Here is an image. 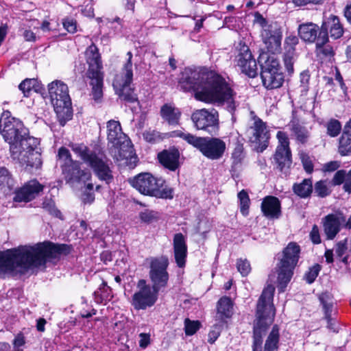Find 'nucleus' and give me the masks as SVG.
I'll return each instance as SVG.
<instances>
[{"label": "nucleus", "mask_w": 351, "mask_h": 351, "mask_svg": "<svg viewBox=\"0 0 351 351\" xmlns=\"http://www.w3.org/2000/svg\"><path fill=\"white\" fill-rule=\"evenodd\" d=\"M86 62L88 64L87 77L90 80L92 87L91 95L93 99L99 102L103 97V80L101 72L102 63L97 47L95 45L89 46L85 52Z\"/></svg>", "instance_id": "obj_8"}, {"label": "nucleus", "mask_w": 351, "mask_h": 351, "mask_svg": "<svg viewBox=\"0 0 351 351\" xmlns=\"http://www.w3.org/2000/svg\"><path fill=\"white\" fill-rule=\"evenodd\" d=\"M71 147L72 151L93 170L100 180L106 183H110L112 180V172L102 154L90 150L82 143H73Z\"/></svg>", "instance_id": "obj_7"}, {"label": "nucleus", "mask_w": 351, "mask_h": 351, "mask_svg": "<svg viewBox=\"0 0 351 351\" xmlns=\"http://www.w3.org/2000/svg\"><path fill=\"white\" fill-rule=\"evenodd\" d=\"M347 173L344 170L337 171L332 179V184L334 185H339L342 184L345 180Z\"/></svg>", "instance_id": "obj_57"}, {"label": "nucleus", "mask_w": 351, "mask_h": 351, "mask_svg": "<svg viewBox=\"0 0 351 351\" xmlns=\"http://www.w3.org/2000/svg\"><path fill=\"white\" fill-rule=\"evenodd\" d=\"M324 233L328 239H333L340 231L342 223L346 222L343 213L329 214L322 219Z\"/></svg>", "instance_id": "obj_23"}, {"label": "nucleus", "mask_w": 351, "mask_h": 351, "mask_svg": "<svg viewBox=\"0 0 351 351\" xmlns=\"http://www.w3.org/2000/svg\"><path fill=\"white\" fill-rule=\"evenodd\" d=\"M58 156L62 174L67 182H78L90 178L88 172L81 170L80 162L71 158V154L66 148L60 147Z\"/></svg>", "instance_id": "obj_12"}, {"label": "nucleus", "mask_w": 351, "mask_h": 351, "mask_svg": "<svg viewBox=\"0 0 351 351\" xmlns=\"http://www.w3.org/2000/svg\"><path fill=\"white\" fill-rule=\"evenodd\" d=\"M108 141L110 155L114 159L121 160L132 154L131 142L122 132L119 121L110 120L107 123Z\"/></svg>", "instance_id": "obj_9"}, {"label": "nucleus", "mask_w": 351, "mask_h": 351, "mask_svg": "<svg viewBox=\"0 0 351 351\" xmlns=\"http://www.w3.org/2000/svg\"><path fill=\"white\" fill-rule=\"evenodd\" d=\"M339 167L338 162L331 161L324 165L323 169L324 171H334L337 170Z\"/></svg>", "instance_id": "obj_63"}, {"label": "nucleus", "mask_w": 351, "mask_h": 351, "mask_svg": "<svg viewBox=\"0 0 351 351\" xmlns=\"http://www.w3.org/2000/svg\"><path fill=\"white\" fill-rule=\"evenodd\" d=\"M237 66L243 73L250 77H254L258 74L256 60L253 58L249 47L245 45L239 44L238 54L235 57Z\"/></svg>", "instance_id": "obj_19"}, {"label": "nucleus", "mask_w": 351, "mask_h": 351, "mask_svg": "<svg viewBox=\"0 0 351 351\" xmlns=\"http://www.w3.org/2000/svg\"><path fill=\"white\" fill-rule=\"evenodd\" d=\"M169 265L167 257L162 256L150 258L149 278L152 282V288L158 292L165 288L169 280V274L167 269Z\"/></svg>", "instance_id": "obj_14"}, {"label": "nucleus", "mask_w": 351, "mask_h": 351, "mask_svg": "<svg viewBox=\"0 0 351 351\" xmlns=\"http://www.w3.org/2000/svg\"><path fill=\"white\" fill-rule=\"evenodd\" d=\"M321 270V266L319 264H315L309 268L308 271L305 274L304 279L308 284L313 283L317 277Z\"/></svg>", "instance_id": "obj_45"}, {"label": "nucleus", "mask_w": 351, "mask_h": 351, "mask_svg": "<svg viewBox=\"0 0 351 351\" xmlns=\"http://www.w3.org/2000/svg\"><path fill=\"white\" fill-rule=\"evenodd\" d=\"M11 155L14 160H17L21 166L25 168L38 169L42 165L38 145L34 147H29L28 144L24 145L23 147H13Z\"/></svg>", "instance_id": "obj_17"}, {"label": "nucleus", "mask_w": 351, "mask_h": 351, "mask_svg": "<svg viewBox=\"0 0 351 351\" xmlns=\"http://www.w3.org/2000/svg\"><path fill=\"white\" fill-rule=\"evenodd\" d=\"M161 117L169 125H178L181 112L180 110L171 105L165 104L160 110Z\"/></svg>", "instance_id": "obj_33"}, {"label": "nucleus", "mask_w": 351, "mask_h": 351, "mask_svg": "<svg viewBox=\"0 0 351 351\" xmlns=\"http://www.w3.org/2000/svg\"><path fill=\"white\" fill-rule=\"evenodd\" d=\"M179 83L184 91L193 90L197 100L224 106L234 119L233 113L238 106L236 93L225 79L215 72L186 68Z\"/></svg>", "instance_id": "obj_1"}, {"label": "nucleus", "mask_w": 351, "mask_h": 351, "mask_svg": "<svg viewBox=\"0 0 351 351\" xmlns=\"http://www.w3.org/2000/svg\"><path fill=\"white\" fill-rule=\"evenodd\" d=\"M193 147L199 150L208 159L217 160L223 157L226 145L219 138L197 136Z\"/></svg>", "instance_id": "obj_13"}, {"label": "nucleus", "mask_w": 351, "mask_h": 351, "mask_svg": "<svg viewBox=\"0 0 351 351\" xmlns=\"http://www.w3.org/2000/svg\"><path fill=\"white\" fill-rule=\"evenodd\" d=\"M36 82L34 79H26L19 84V88L23 92L25 97H29L34 88Z\"/></svg>", "instance_id": "obj_42"}, {"label": "nucleus", "mask_w": 351, "mask_h": 351, "mask_svg": "<svg viewBox=\"0 0 351 351\" xmlns=\"http://www.w3.org/2000/svg\"><path fill=\"white\" fill-rule=\"evenodd\" d=\"M243 149L242 146L237 145L232 154V165L234 167H237L238 165L241 164L242 160L243 159Z\"/></svg>", "instance_id": "obj_50"}, {"label": "nucleus", "mask_w": 351, "mask_h": 351, "mask_svg": "<svg viewBox=\"0 0 351 351\" xmlns=\"http://www.w3.org/2000/svg\"><path fill=\"white\" fill-rule=\"evenodd\" d=\"M143 136L147 142L152 143L158 142L163 138L159 132L151 129L145 131Z\"/></svg>", "instance_id": "obj_44"}, {"label": "nucleus", "mask_w": 351, "mask_h": 351, "mask_svg": "<svg viewBox=\"0 0 351 351\" xmlns=\"http://www.w3.org/2000/svg\"><path fill=\"white\" fill-rule=\"evenodd\" d=\"M248 132L250 135V141L259 144L260 150L263 152L267 147V141L269 138L265 123L259 118L255 117L253 125L250 126Z\"/></svg>", "instance_id": "obj_21"}, {"label": "nucleus", "mask_w": 351, "mask_h": 351, "mask_svg": "<svg viewBox=\"0 0 351 351\" xmlns=\"http://www.w3.org/2000/svg\"><path fill=\"white\" fill-rule=\"evenodd\" d=\"M279 199L274 196L265 197L261 203V211L269 219H278L281 215Z\"/></svg>", "instance_id": "obj_25"}, {"label": "nucleus", "mask_w": 351, "mask_h": 351, "mask_svg": "<svg viewBox=\"0 0 351 351\" xmlns=\"http://www.w3.org/2000/svg\"><path fill=\"white\" fill-rule=\"evenodd\" d=\"M171 136L172 137H180L187 142L189 145L193 147L197 140V136L188 132H184L180 130H176L171 132Z\"/></svg>", "instance_id": "obj_43"}, {"label": "nucleus", "mask_w": 351, "mask_h": 351, "mask_svg": "<svg viewBox=\"0 0 351 351\" xmlns=\"http://www.w3.org/2000/svg\"><path fill=\"white\" fill-rule=\"evenodd\" d=\"M343 189L348 193H351V169L347 173L343 181Z\"/></svg>", "instance_id": "obj_64"}, {"label": "nucleus", "mask_w": 351, "mask_h": 351, "mask_svg": "<svg viewBox=\"0 0 351 351\" xmlns=\"http://www.w3.org/2000/svg\"><path fill=\"white\" fill-rule=\"evenodd\" d=\"M276 137L279 143L277 148L284 147L285 149H290L289 138L285 132L282 131L278 132Z\"/></svg>", "instance_id": "obj_52"}, {"label": "nucleus", "mask_w": 351, "mask_h": 351, "mask_svg": "<svg viewBox=\"0 0 351 351\" xmlns=\"http://www.w3.org/2000/svg\"><path fill=\"white\" fill-rule=\"evenodd\" d=\"M233 302L229 297L223 296L219 299L217 305V317L224 320L232 317Z\"/></svg>", "instance_id": "obj_30"}, {"label": "nucleus", "mask_w": 351, "mask_h": 351, "mask_svg": "<svg viewBox=\"0 0 351 351\" xmlns=\"http://www.w3.org/2000/svg\"><path fill=\"white\" fill-rule=\"evenodd\" d=\"M127 56L128 60L121 71L115 75L112 86L121 99L128 103H134L138 101V98L134 90L130 87L133 79L132 52L128 51Z\"/></svg>", "instance_id": "obj_10"}, {"label": "nucleus", "mask_w": 351, "mask_h": 351, "mask_svg": "<svg viewBox=\"0 0 351 351\" xmlns=\"http://www.w3.org/2000/svg\"><path fill=\"white\" fill-rule=\"evenodd\" d=\"M275 288L268 285L263 291L256 307V320L254 326L252 351H261L263 336L272 324L275 316L273 297Z\"/></svg>", "instance_id": "obj_3"}, {"label": "nucleus", "mask_w": 351, "mask_h": 351, "mask_svg": "<svg viewBox=\"0 0 351 351\" xmlns=\"http://www.w3.org/2000/svg\"><path fill=\"white\" fill-rule=\"evenodd\" d=\"M0 132L5 140L10 145V152L13 147H23L24 145L34 147L39 145V140L29 135L28 129L23 122L11 116L9 111L3 112L0 118Z\"/></svg>", "instance_id": "obj_4"}, {"label": "nucleus", "mask_w": 351, "mask_h": 351, "mask_svg": "<svg viewBox=\"0 0 351 351\" xmlns=\"http://www.w3.org/2000/svg\"><path fill=\"white\" fill-rule=\"evenodd\" d=\"M191 119L197 130H203L211 133L218 125L219 114L214 108L210 110L203 108L195 111L192 114Z\"/></svg>", "instance_id": "obj_18"}, {"label": "nucleus", "mask_w": 351, "mask_h": 351, "mask_svg": "<svg viewBox=\"0 0 351 351\" xmlns=\"http://www.w3.org/2000/svg\"><path fill=\"white\" fill-rule=\"evenodd\" d=\"M315 193L320 197L328 196L330 191L326 184V182L324 180L317 182L315 184Z\"/></svg>", "instance_id": "obj_46"}, {"label": "nucleus", "mask_w": 351, "mask_h": 351, "mask_svg": "<svg viewBox=\"0 0 351 351\" xmlns=\"http://www.w3.org/2000/svg\"><path fill=\"white\" fill-rule=\"evenodd\" d=\"M258 62L261 66V74L280 71L279 61L274 56H269L267 53H263L261 55Z\"/></svg>", "instance_id": "obj_31"}, {"label": "nucleus", "mask_w": 351, "mask_h": 351, "mask_svg": "<svg viewBox=\"0 0 351 351\" xmlns=\"http://www.w3.org/2000/svg\"><path fill=\"white\" fill-rule=\"evenodd\" d=\"M139 346L142 348H145L150 343V336L149 334L141 333L140 334Z\"/></svg>", "instance_id": "obj_60"}, {"label": "nucleus", "mask_w": 351, "mask_h": 351, "mask_svg": "<svg viewBox=\"0 0 351 351\" xmlns=\"http://www.w3.org/2000/svg\"><path fill=\"white\" fill-rule=\"evenodd\" d=\"M15 188V181L8 170L0 167V191L8 195L12 193Z\"/></svg>", "instance_id": "obj_32"}, {"label": "nucleus", "mask_w": 351, "mask_h": 351, "mask_svg": "<svg viewBox=\"0 0 351 351\" xmlns=\"http://www.w3.org/2000/svg\"><path fill=\"white\" fill-rule=\"evenodd\" d=\"M310 236L311 238L312 241L315 243L318 244L321 242L320 237L319 234V229L316 225H314L311 232L310 233Z\"/></svg>", "instance_id": "obj_59"}, {"label": "nucleus", "mask_w": 351, "mask_h": 351, "mask_svg": "<svg viewBox=\"0 0 351 351\" xmlns=\"http://www.w3.org/2000/svg\"><path fill=\"white\" fill-rule=\"evenodd\" d=\"M138 291L132 295V305L136 310H145L155 304L158 292L147 285L145 280H140L137 284Z\"/></svg>", "instance_id": "obj_15"}, {"label": "nucleus", "mask_w": 351, "mask_h": 351, "mask_svg": "<svg viewBox=\"0 0 351 351\" xmlns=\"http://www.w3.org/2000/svg\"><path fill=\"white\" fill-rule=\"evenodd\" d=\"M131 185L141 194L162 199H172L173 189L165 184L162 178L149 173H139L130 180Z\"/></svg>", "instance_id": "obj_5"}, {"label": "nucleus", "mask_w": 351, "mask_h": 351, "mask_svg": "<svg viewBox=\"0 0 351 351\" xmlns=\"http://www.w3.org/2000/svg\"><path fill=\"white\" fill-rule=\"evenodd\" d=\"M263 30L261 36L263 42L267 51L271 54H277L281 52V40L282 32L277 23H266L265 19H262Z\"/></svg>", "instance_id": "obj_16"}, {"label": "nucleus", "mask_w": 351, "mask_h": 351, "mask_svg": "<svg viewBox=\"0 0 351 351\" xmlns=\"http://www.w3.org/2000/svg\"><path fill=\"white\" fill-rule=\"evenodd\" d=\"M289 127L290 130L294 133V134L298 132H300L302 130L304 129V128L300 125L298 121L295 119H293L290 121Z\"/></svg>", "instance_id": "obj_62"}, {"label": "nucleus", "mask_w": 351, "mask_h": 351, "mask_svg": "<svg viewBox=\"0 0 351 351\" xmlns=\"http://www.w3.org/2000/svg\"><path fill=\"white\" fill-rule=\"evenodd\" d=\"M173 245L176 264L179 267H183L186 263L187 245L185 237L182 233H177L174 235Z\"/></svg>", "instance_id": "obj_24"}, {"label": "nucleus", "mask_w": 351, "mask_h": 351, "mask_svg": "<svg viewBox=\"0 0 351 351\" xmlns=\"http://www.w3.org/2000/svg\"><path fill=\"white\" fill-rule=\"evenodd\" d=\"M25 343L23 335L21 334L17 335L13 341L14 351H22V347L24 346Z\"/></svg>", "instance_id": "obj_56"}, {"label": "nucleus", "mask_w": 351, "mask_h": 351, "mask_svg": "<svg viewBox=\"0 0 351 351\" xmlns=\"http://www.w3.org/2000/svg\"><path fill=\"white\" fill-rule=\"evenodd\" d=\"M63 26L69 33H75L77 31V23L72 18H66L63 20Z\"/></svg>", "instance_id": "obj_54"}, {"label": "nucleus", "mask_w": 351, "mask_h": 351, "mask_svg": "<svg viewBox=\"0 0 351 351\" xmlns=\"http://www.w3.org/2000/svg\"><path fill=\"white\" fill-rule=\"evenodd\" d=\"M309 81V75L306 73H302L300 75V83L302 91H306L308 90V84Z\"/></svg>", "instance_id": "obj_61"}, {"label": "nucleus", "mask_w": 351, "mask_h": 351, "mask_svg": "<svg viewBox=\"0 0 351 351\" xmlns=\"http://www.w3.org/2000/svg\"><path fill=\"white\" fill-rule=\"evenodd\" d=\"M238 198L240 202V210L243 215L247 216L249 213L250 197L245 190L241 191L238 193Z\"/></svg>", "instance_id": "obj_41"}, {"label": "nucleus", "mask_w": 351, "mask_h": 351, "mask_svg": "<svg viewBox=\"0 0 351 351\" xmlns=\"http://www.w3.org/2000/svg\"><path fill=\"white\" fill-rule=\"evenodd\" d=\"M70 250L68 245L44 241L33 245H21L5 252H0V278L44 265L47 258L67 254Z\"/></svg>", "instance_id": "obj_2"}, {"label": "nucleus", "mask_w": 351, "mask_h": 351, "mask_svg": "<svg viewBox=\"0 0 351 351\" xmlns=\"http://www.w3.org/2000/svg\"><path fill=\"white\" fill-rule=\"evenodd\" d=\"M298 38L295 36H289L285 40V49H295V46L298 44Z\"/></svg>", "instance_id": "obj_55"}, {"label": "nucleus", "mask_w": 351, "mask_h": 351, "mask_svg": "<svg viewBox=\"0 0 351 351\" xmlns=\"http://www.w3.org/2000/svg\"><path fill=\"white\" fill-rule=\"evenodd\" d=\"M43 207L51 215L59 217L60 212L56 208L55 203L51 199H45L43 203Z\"/></svg>", "instance_id": "obj_51"}, {"label": "nucleus", "mask_w": 351, "mask_h": 351, "mask_svg": "<svg viewBox=\"0 0 351 351\" xmlns=\"http://www.w3.org/2000/svg\"><path fill=\"white\" fill-rule=\"evenodd\" d=\"M51 104L58 117L60 124L64 126L71 119L73 111L69 88L64 82L56 80L48 85Z\"/></svg>", "instance_id": "obj_6"}, {"label": "nucleus", "mask_w": 351, "mask_h": 351, "mask_svg": "<svg viewBox=\"0 0 351 351\" xmlns=\"http://www.w3.org/2000/svg\"><path fill=\"white\" fill-rule=\"evenodd\" d=\"M180 153L176 149L164 150L158 154L160 162L171 171H175L179 167Z\"/></svg>", "instance_id": "obj_27"}, {"label": "nucleus", "mask_w": 351, "mask_h": 351, "mask_svg": "<svg viewBox=\"0 0 351 351\" xmlns=\"http://www.w3.org/2000/svg\"><path fill=\"white\" fill-rule=\"evenodd\" d=\"M320 29L313 23H307L300 25L298 27V34L301 39L305 42H317Z\"/></svg>", "instance_id": "obj_28"}, {"label": "nucleus", "mask_w": 351, "mask_h": 351, "mask_svg": "<svg viewBox=\"0 0 351 351\" xmlns=\"http://www.w3.org/2000/svg\"><path fill=\"white\" fill-rule=\"evenodd\" d=\"M43 190V185L36 180H32L23 187L15 191L13 199L16 202H27L34 199Z\"/></svg>", "instance_id": "obj_22"}, {"label": "nucleus", "mask_w": 351, "mask_h": 351, "mask_svg": "<svg viewBox=\"0 0 351 351\" xmlns=\"http://www.w3.org/2000/svg\"><path fill=\"white\" fill-rule=\"evenodd\" d=\"M274 160L277 169L287 174L292 164L291 149H285L284 147L276 148Z\"/></svg>", "instance_id": "obj_26"}, {"label": "nucleus", "mask_w": 351, "mask_h": 351, "mask_svg": "<svg viewBox=\"0 0 351 351\" xmlns=\"http://www.w3.org/2000/svg\"><path fill=\"white\" fill-rule=\"evenodd\" d=\"M237 268L242 276H247L251 271V266L247 259H238L237 262Z\"/></svg>", "instance_id": "obj_48"}, {"label": "nucleus", "mask_w": 351, "mask_h": 351, "mask_svg": "<svg viewBox=\"0 0 351 351\" xmlns=\"http://www.w3.org/2000/svg\"><path fill=\"white\" fill-rule=\"evenodd\" d=\"M140 218L144 222L150 223L158 218V215L153 210H146L140 213Z\"/></svg>", "instance_id": "obj_53"}, {"label": "nucleus", "mask_w": 351, "mask_h": 351, "mask_svg": "<svg viewBox=\"0 0 351 351\" xmlns=\"http://www.w3.org/2000/svg\"><path fill=\"white\" fill-rule=\"evenodd\" d=\"M319 300L322 305L325 315V319L330 322L334 307V301L332 296L329 293H323L319 295Z\"/></svg>", "instance_id": "obj_36"}, {"label": "nucleus", "mask_w": 351, "mask_h": 351, "mask_svg": "<svg viewBox=\"0 0 351 351\" xmlns=\"http://www.w3.org/2000/svg\"><path fill=\"white\" fill-rule=\"evenodd\" d=\"M338 152L341 156L351 155V136L343 131L339 139Z\"/></svg>", "instance_id": "obj_38"}, {"label": "nucleus", "mask_w": 351, "mask_h": 351, "mask_svg": "<svg viewBox=\"0 0 351 351\" xmlns=\"http://www.w3.org/2000/svg\"><path fill=\"white\" fill-rule=\"evenodd\" d=\"M300 247L295 242L289 243L282 251V256L278 265V281L281 288L287 286L293 274V269L299 261Z\"/></svg>", "instance_id": "obj_11"}, {"label": "nucleus", "mask_w": 351, "mask_h": 351, "mask_svg": "<svg viewBox=\"0 0 351 351\" xmlns=\"http://www.w3.org/2000/svg\"><path fill=\"white\" fill-rule=\"evenodd\" d=\"M261 76L263 86L267 89L280 88L284 82V76L280 71L261 74Z\"/></svg>", "instance_id": "obj_29"}, {"label": "nucleus", "mask_w": 351, "mask_h": 351, "mask_svg": "<svg viewBox=\"0 0 351 351\" xmlns=\"http://www.w3.org/2000/svg\"><path fill=\"white\" fill-rule=\"evenodd\" d=\"M325 127L327 130V134L330 137L337 136L342 129L340 121L335 119H330L325 124Z\"/></svg>", "instance_id": "obj_40"}, {"label": "nucleus", "mask_w": 351, "mask_h": 351, "mask_svg": "<svg viewBox=\"0 0 351 351\" xmlns=\"http://www.w3.org/2000/svg\"><path fill=\"white\" fill-rule=\"evenodd\" d=\"M279 341V328L277 325L273 326L265 344L264 351H276L278 348Z\"/></svg>", "instance_id": "obj_37"}, {"label": "nucleus", "mask_w": 351, "mask_h": 351, "mask_svg": "<svg viewBox=\"0 0 351 351\" xmlns=\"http://www.w3.org/2000/svg\"><path fill=\"white\" fill-rule=\"evenodd\" d=\"M293 191L301 198L308 197L313 192V182L311 178H305L300 183L293 185Z\"/></svg>", "instance_id": "obj_35"}, {"label": "nucleus", "mask_w": 351, "mask_h": 351, "mask_svg": "<svg viewBox=\"0 0 351 351\" xmlns=\"http://www.w3.org/2000/svg\"><path fill=\"white\" fill-rule=\"evenodd\" d=\"M199 322L198 321H191L189 319L184 320L185 332L187 335H193L199 328Z\"/></svg>", "instance_id": "obj_49"}, {"label": "nucleus", "mask_w": 351, "mask_h": 351, "mask_svg": "<svg viewBox=\"0 0 351 351\" xmlns=\"http://www.w3.org/2000/svg\"><path fill=\"white\" fill-rule=\"evenodd\" d=\"M328 43V40H323V42L319 40V36H318L316 42V53L321 59L332 61L335 56V51Z\"/></svg>", "instance_id": "obj_34"}, {"label": "nucleus", "mask_w": 351, "mask_h": 351, "mask_svg": "<svg viewBox=\"0 0 351 351\" xmlns=\"http://www.w3.org/2000/svg\"><path fill=\"white\" fill-rule=\"evenodd\" d=\"M300 158L302 163L304 169L307 173H311L313 171V164L311 157L305 152H300L299 154Z\"/></svg>", "instance_id": "obj_47"}, {"label": "nucleus", "mask_w": 351, "mask_h": 351, "mask_svg": "<svg viewBox=\"0 0 351 351\" xmlns=\"http://www.w3.org/2000/svg\"><path fill=\"white\" fill-rule=\"evenodd\" d=\"M347 250V246L345 242H339L335 249V252L337 256L341 258L345 254Z\"/></svg>", "instance_id": "obj_58"}, {"label": "nucleus", "mask_w": 351, "mask_h": 351, "mask_svg": "<svg viewBox=\"0 0 351 351\" xmlns=\"http://www.w3.org/2000/svg\"><path fill=\"white\" fill-rule=\"evenodd\" d=\"M296 58L295 49H285L284 63L287 71L290 74L293 73V64Z\"/></svg>", "instance_id": "obj_39"}, {"label": "nucleus", "mask_w": 351, "mask_h": 351, "mask_svg": "<svg viewBox=\"0 0 351 351\" xmlns=\"http://www.w3.org/2000/svg\"><path fill=\"white\" fill-rule=\"evenodd\" d=\"M328 34L333 39L341 38L343 34V25L336 16L331 15L323 22L318 35L319 40H328Z\"/></svg>", "instance_id": "obj_20"}]
</instances>
